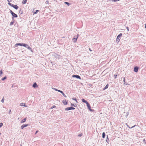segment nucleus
Here are the masks:
<instances>
[{"mask_svg":"<svg viewBox=\"0 0 146 146\" xmlns=\"http://www.w3.org/2000/svg\"><path fill=\"white\" fill-rule=\"evenodd\" d=\"M52 56L53 57H54L56 58H58V59H59L61 57L60 55H59L58 54L55 53H53L52 54Z\"/></svg>","mask_w":146,"mask_h":146,"instance_id":"1","label":"nucleus"},{"mask_svg":"<svg viewBox=\"0 0 146 146\" xmlns=\"http://www.w3.org/2000/svg\"><path fill=\"white\" fill-rule=\"evenodd\" d=\"M122 35V34L121 33H120L117 36L116 41L117 43L118 42H119V41L120 39V38H121V36Z\"/></svg>","mask_w":146,"mask_h":146,"instance_id":"2","label":"nucleus"},{"mask_svg":"<svg viewBox=\"0 0 146 146\" xmlns=\"http://www.w3.org/2000/svg\"><path fill=\"white\" fill-rule=\"evenodd\" d=\"M26 45V44L25 43H18L16 44L15 46V47H17L18 46H23L24 47Z\"/></svg>","mask_w":146,"mask_h":146,"instance_id":"3","label":"nucleus"},{"mask_svg":"<svg viewBox=\"0 0 146 146\" xmlns=\"http://www.w3.org/2000/svg\"><path fill=\"white\" fill-rule=\"evenodd\" d=\"M75 108L73 107H70L66 108L65 109V110L66 111H68L71 110H74Z\"/></svg>","mask_w":146,"mask_h":146,"instance_id":"4","label":"nucleus"},{"mask_svg":"<svg viewBox=\"0 0 146 146\" xmlns=\"http://www.w3.org/2000/svg\"><path fill=\"white\" fill-rule=\"evenodd\" d=\"M87 106L88 107V109L91 111H93V110L91 109V107L90 104L88 102L86 104Z\"/></svg>","mask_w":146,"mask_h":146,"instance_id":"5","label":"nucleus"},{"mask_svg":"<svg viewBox=\"0 0 146 146\" xmlns=\"http://www.w3.org/2000/svg\"><path fill=\"white\" fill-rule=\"evenodd\" d=\"M72 77L73 78H76L77 79H81L80 77L78 75H73L72 76Z\"/></svg>","mask_w":146,"mask_h":146,"instance_id":"6","label":"nucleus"},{"mask_svg":"<svg viewBox=\"0 0 146 146\" xmlns=\"http://www.w3.org/2000/svg\"><path fill=\"white\" fill-rule=\"evenodd\" d=\"M12 15L13 16V17H12V19L13 20L14 19V17L17 18L18 17L17 15L14 13Z\"/></svg>","mask_w":146,"mask_h":146,"instance_id":"7","label":"nucleus"},{"mask_svg":"<svg viewBox=\"0 0 146 146\" xmlns=\"http://www.w3.org/2000/svg\"><path fill=\"white\" fill-rule=\"evenodd\" d=\"M26 45L24 47L27 48L29 50H30L31 51H32V48L31 47L29 46L27 44H26Z\"/></svg>","mask_w":146,"mask_h":146,"instance_id":"8","label":"nucleus"},{"mask_svg":"<svg viewBox=\"0 0 146 146\" xmlns=\"http://www.w3.org/2000/svg\"><path fill=\"white\" fill-rule=\"evenodd\" d=\"M139 68L137 66L135 67L134 68V71L136 72H138Z\"/></svg>","mask_w":146,"mask_h":146,"instance_id":"9","label":"nucleus"},{"mask_svg":"<svg viewBox=\"0 0 146 146\" xmlns=\"http://www.w3.org/2000/svg\"><path fill=\"white\" fill-rule=\"evenodd\" d=\"M77 38L78 36H75L73 38L72 40L74 42H76Z\"/></svg>","mask_w":146,"mask_h":146,"instance_id":"10","label":"nucleus"},{"mask_svg":"<svg viewBox=\"0 0 146 146\" xmlns=\"http://www.w3.org/2000/svg\"><path fill=\"white\" fill-rule=\"evenodd\" d=\"M28 126V125L27 124L23 125L21 126V128L22 129H23L24 128L26 127L27 126Z\"/></svg>","mask_w":146,"mask_h":146,"instance_id":"11","label":"nucleus"},{"mask_svg":"<svg viewBox=\"0 0 146 146\" xmlns=\"http://www.w3.org/2000/svg\"><path fill=\"white\" fill-rule=\"evenodd\" d=\"M12 7L14 8V9H16L17 10L19 8L18 6L17 5H13Z\"/></svg>","mask_w":146,"mask_h":146,"instance_id":"12","label":"nucleus"},{"mask_svg":"<svg viewBox=\"0 0 146 146\" xmlns=\"http://www.w3.org/2000/svg\"><path fill=\"white\" fill-rule=\"evenodd\" d=\"M33 87L34 88H36L38 87L37 85L36 82H35L33 84Z\"/></svg>","mask_w":146,"mask_h":146,"instance_id":"13","label":"nucleus"},{"mask_svg":"<svg viewBox=\"0 0 146 146\" xmlns=\"http://www.w3.org/2000/svg\"><path fill=\"white\" fill-rule=\"evenodd\" d=\"M62 103L65 105H66L67 104V101L66 100H63L62 101Z\"/></svg>","mask_w":146,"mask_h":146,"instance_id":"14","label":"nucleus"},{"mask_svg":"<svg viewBox=\"0 0 146 146\" xmlns=\"http://www.w3.org/2000/svg\"><path fill=\"white\" fill-rule=\"evenodd\" d=\"M123 84L124 85H129L127 83H126L125 81V78H123Z\"/></svg>","mask_w":146,"mask_h":146,"instance_id":"15","label":"nucleus"},{"mask_svg":"<svg viewBox=\"0 0 146 146\" xmlns=\"http://www.w3.org/2000/svg\"><path fill=\"white\" fill-rule=\"evenodd\" d=\"M82 101L83 102L85 103H86V104L88 102L87 101H86V100H85V99H84L83 98H82Z\"/></svg>","mask_w":146,"mask_h":146,"instance_id":"16","label":"nucleus"},{"mask_svg":"<svg viewBox=\"0 0 146 146\" xmlns=\"http://www.w3.org/2000/svg\"><path fill=\"white\" fill-rule=\"evenodd\" d=\"M20 106H23L24 107H26L25 103H21L20 104Z\"/></svg>","mask_w":146,"mask_h":146,"instance_id":"17","label":"nucleus"},{"mask_svg":"<svg viewBox=\"0 0 146 146\" xmlns=\"http://www.w3.org/2000/svg\"><path fill=\"white\" fill-rule=\"evenodd\" d=\"M26 119H27V118L26 117L24 119L22 120V121H21V123H24L26 121Z\"/></svg>","mask_w":146,"mask_h":146,"instance_id":"18","label":"nucleus"},{"mask_svg":"<svg viewBox=\"0 0 146 146\" xmlns=\"http://www.w3.org/2000/svg\"><path fill=\"white\" fill-rule=\"evenodd\" d=\"M52 89H53L54 90H55L56 91H58V92H60V93H62V91H61V90H59L57 89H56V88H52Z\"/></svg>","mask_w":146,"mask_h":146,"instance_id":"19","label":"nucleus"},{"mask_svg":"<svg viewBox=\"0 0 146 146\" xmlns=\"http://www.w3.org/2000/svg\"><path fill=\"white\" fill-rule=\"evenodd\" d=\"M108 84H107L105 87L104 88L103 90H105L107 88H108Z\"/></svg>","mask_w":146,"mask_h":146,"instance_id":"20","label":"nucleus"},{"mask_svg":"<svg viewBox=\"0 0 146 146\" xmlns=\"http://www.w3.org/2000/svg\"><path fill=\"white\" fill-rule=\"evenodd\" d=\"M27 1V0H23V2H22V3L23 4H25L26 3Z\"/></svg>","mask_w":146,"mask_h":146,"instance_id":"21","label":"nucleus"},{"mask_svg":"<svg viewBox=\"0 0 146 146\" xmlns=\"http://www.w3.org/2000/svg\"><path fill=\"white\" fill-rule=\"evenodd\" d=\"M23 13V11L21 9H20V10H19V13L21 15V14H22Z\"/></svg>","mask_w":146,"mask_h":146,"instance_id":"22","label":"nucleus"},{"mask_svg":"<svg viewBox=\"0 0 146 146\" xmlns=\"http://www.w3.org/2000/svg\"><path fill=\"white\" fill-rule=\"evenodd\" d=\"M102 135V138H105V136H106V135H105V133L104 132L103 133Z\"/></svg>","mask_w":146,"mask_h":146,"instance_id":"23","label":"nucleus"},{"mask_svg":"<svg viewBox=\"0 0 146 146\" xmlns=\"http://www.w3.org/2000/svg\"><path fill=\"white\" fill-rule=\"evenodd\" d=\"M106 142L108 143V142L109 141V139L108 138V135H107V139H106Z\"/></svg>","mask_w":146,"mask_h":146,"instance_id":"24","label":"nucleus"},{"mask_svg":"<svg viewBox=\"0 0 146 146\" xmlns=\"http://www.w3.org/2000/svg\"><path fill=\"white\" fill-rule=\"evenodd\" d=\"M14 23V21H12L10 23V25H13Z\"/></svg>","mask_w":146,"mask_h":146,"instance_id":"25","label":"nucleus"},{"mask_svg":"<svg viewBox=\"0 0 146 146\" xmlns=\"http://www.w3.org/2000/svg\"><path fill=\"white\" fill-rule=\"evenodd\" d=\"M61 93L62 94V95L63 96L65 97V98H66V95L64 94L63 93V92L62 91V93Z\"/></svg>","mask_w":146,"mask_h":146,"instance_id":"26","label":"nucleus"},{"mask_svg":"<svg viewBox=\"0 0 146 146\" xmlns=\"http://www.w3.org/2000/svg\"><path fill=\"white\" fill-rule=\"evenodd\" d=\"M71 106H74V107H76L77 106L76 104H74L72 103L71 104Z\"/></svg>","mask_w":146,"mask_h":146,"instance_id":"27","label":"nucleus"},{"mask_svg":"<svg viewBox=\"0 0 146 146\" xmlns=\"http://www.w3.org/2000/svg\"><path fill=\"white\" fill-rule=\"evenodd\" d=\"M7 78V77L6 76H5L4 77L2 78L1 79V80L3 81L5 79H6Z\"/></svg>","mask_w":146,"mask_h":146,"instance_id":"28","label":"nucleus"},{"mask_svg":"<svg viewBox=\"0 0 146 146\" xmlns=\"http://www.w3.org/2000/svg\"><path fill=\"white\" fill-rule=\"evenodd\" d=\"M114 78L115 79H116L117 78V73H116L114 75Z\"/></svg>","mask_w":146,"mask_h":146,"instance_id":"29","label":"nucleus"},{"mask_svg":"<svg viewBox=\"0 0 146 146\" xmlns=\"http://www.w3.org/2000/svg\"><path fill=\"white\" fill-rule=\"evenodd\" d=\"M38 11H39V10H36V11L34 12L33 13L34 14H36Z\"/></svg>","mask_w":146,"mask_h":146,"instance_id":"30","label":"nucleus"},{"mask_svg":"<svg viewBox=\"0 0 146 146\" xmlns=\"http://www.w3.org/2000/svg\"><path fill=\"white\" fill-rule=\"evenodd\" d=\"M3 72L2 71V70H1L0 71V76H1V75L3 74Z\"/></svg>","mask_w":146,"mask_h":146,"instance_id":"31","label":"nucleus"},{"mask_svg":"<svg viewBox=\"0 0 146 146\" xmlns=\"http://www.w3.org/2000/svg\"><path fill=\"white\" fill-rule=\"evenodd\" d=\"M8 4L10 6H11L12 7L13 5V4H12L11 3H8Z\"/></svg>","mask_w":146,"mask_h":146,"instance_id":"32","label":"nucleus"},{"mask_svg":"<svg viewBox=\"0 0 146 146\" xmlns=\"http://www.w3.org/2000/svg\"><path fill=\"white\" fill-rule=\"evenodd\" d=\"M8 4L10 6H11L12 7L13 5V4H12L11 3H8Z\"/></svg>","mask_w":146,"mask_h":146,"instance_id":"33","label":"nucleus"},{"mask_svg":"<svg viewBox=\"0 0 146 146\" xmlns=\"http://www.w3.org/2000/svg\"><path fill=\"white\" fill-rule=\"evenodd\" d=\"M72 99L73 100H75L76 102H77V100H76V98H72Z\"/></svg>","mask_w":146,"mask_h":146,"instance_id":"34","label":"nucleus"},{"mask_svg":"<svg viewBox=\"0 0 146 146\" xmlns=\"http://www.w3.org/2000/svg\"><path fill=\"white\" fill-rule=\"evenodd\" d=\"M143 143H145V144H146V142H145V139H143Z\"/></svg>","mask_w":146,"mask_h":146,"instance_id":"35","label":"nucleus"},{"mask_svg":"<svg viewBox=\"0 0 146 146\" xmlns=\"http://www.w3.org/2000/svg\"><path fill=\"white\" fill-rule=\"evenodd\" d=\"M1 102L2 103H3L4 102V97L3 98V99L1 100Z\"/></svg>","mask_w":146,"mask_h":146,"instance_id":"36","label":"nucleus"},{"mask_svg":"<svg viewBox=\"0 0 146 146\" xmlns=\"http://www.w3.org/2000/svg\"><path fill=\"white\" fill-rule=\"evenodd\" d=\"M3 125V123H0V128Z\"/></svg>","mask_w":146,"mask_h":146,"instance_id":"37","label":"nucleus"},{"mask_svg":"<svg viewBox=\"0 0 146 146\" xmlns=\"http://www.w3.org/2000/svg\"><path fill=\"white\" fill-rule=\"evenodd\" d=\"M135 126H136V125H135L134 126H132V127H129V128H133V127H135Z\"/></svg>","mask_w":146,"mask_h":146,"instance_id":"38","label":"nucleus"},{"mask_svg":"<svg viewBox=\"0 0 146 146\" xmlns=\"http://www.w3.org/2000/svg\"><path fill=\"white\" fill-rule=\"evenodd\" d=\"M83 134L82 133L78 135V136L79 137H81L82 136Z\"/></svg>","mask_w":146,"mask_h":146,"instance_id":"39","label":"nucleus"},{"mask_svg":"<svg viewBox=\"0 0 146 146\" xmlns=\"http://www.w3.org/2000/svg\"><path fill=\"white\" fill-rule=\"evenodd\" d=\"M10 12L11 13V15H12L13 13H14V12H13L11 10L10 11Z\"/></svg>","mask_w":146,"mask_h":146,"instance_id":"40","label":"nucleus"},{"mask_svg":"<svg viewBox=\"0 0 146 146\" xmlns=\"http://www.w3.org/2000/svg\"><path fill=\"white\" fill-rule=\"evenodd\" d=\"M126 113V117H127L128 115L129 114V113L128 112H127Z\"/></svg>","mask_w":146,"mask_h":146,"instance_id":"41","label":"nucleus"},{"mask_svg":"<svg viewBox=\"0 0 146 146\" xmlns=\"http://www.w3.org/2000/svg\"><path fill=\"white\" fill-rule=\"evenodd\" d=\"M55 107H56V106L54 105L51 107V108L53 109V108H55Z\"/></svg>","mask_w":146,"mask_h":146,"instance_id":"42","label":"nucleus"},{"mask_svg":"<svg viewBox=\"0 0 146 146\" xmlns=\"http://www.w3.org/2000/svg\"><path fill=\"white\" fill-rule=\"evenodd\" d=\"M65 3H66L67 5H69L70 4L69 3H68V2H65Z\"/></svg>","mask_w":146,"mask_h":146,"instance_id":"43","label":"nucleus"},{"mask_svg":"<svg viewBox=\"0 0 146 146\" xmlns=\"http://www.w3.org/2000/svg\"><path fill=\"white\" fill-rule=\"evenodd\" d=\"M49 1H46V3L47 4L48 3Z\"/></svg>","mask_w":146,"mask_h":146,"instance_id":"44","label":"nucleus"},{"mask_svg":"<svg viewBox=\"0 0 146 146\" xmlns=\"http://www.w3.org/2000/svg\"><path fill=\"white\" fill-rule=\"evenodd\" d=\"M7 1L9 3L10 2H11V0H7Z\"/></svg>","mask_w":146,"mask_h":146,"instance_id":"45","label":"nucleus"},{"mask_svg":"<svg viewBox=\"0 0 146 146\" xmlns=\"http://www.w3.org/2000/svg\"><path fill=\"white\" fill-rule=\"evenodd\" d=\"M11 110H9V114H11Z\"/></svg>","mask_w":146,"mask_h":146,"instance_id":"46","label":"nucleus"},{"mask_svg":"<svg viewBox=\"0 0 146 146\" xmlns=\"http://www.w3.org/2000/svg\"><path fill=\"white\" fill-rule=\"evenodd\" d=\"M126 29H127V31H128L129 30V28H128V27H127Z\"/></svg>","mask_w":146,"mask_h":146,"instance_id":"47","label":"nucleus"},{"mask_svg":"<svg viewBox=\"0 0 146 146\" xmlns=\"http://www.w3.org/2000/svg\"><path fill=\"white\" fill-rule=\"evenodd\" d=\"M89 50L90 51H92V50H91V49L90 48H89Z\"/></svg>","mask_w":146,"mask_h":146,"instance_id":"48","label":"nucleus"},{"mask_svg":"<svg viewBox=\"0 0 146 146\" xmlns=\"http://www.w3.org/2000/svg\"><path fill=\"white\" fill-rule=\"evenodd\" d=\"M145 28H146V23L145 24Z\"/></svg>","mask_w":146,"mask_h":146,"instance_id":"49","label":"nucleus"},{"mask_svg":"<svg viewBox=\"0 0 146 146\" xmlns=\"http://www.w3.org/2000/svg\"><path fill=\"white\" fill-rule=\"evenodd\" d=\"M38 131H36L35 133V134H36L37 133H38Z\"/></svg>","mask_w":146,"mask_h":146,"instance_id":"50","label":"nucleus"},{"mask_svg":"<svg viewBox=\"0 0 146 146\" xmlns=\"http://www.w3.org/2000/svg\"><path fill=\"white\" fill-rule=\"evenodd\" d=\"M79 36V35L78 34L77 35V36H78V37Z\"/></svg>","mask_w":146,"mask_h":146,"instance_id":"51","label":"nucleus"},{"mask_svg":"<svg viewBox=\"0 0 146 146\" xmlns=\"http://www.w3.org/2000/svg\"><path fill=\"white\" fill-rule=\"evenodd\" d=\"M127 127H129V125H127Z\"/></svg>","mask_w":146,"mask_h":146,"instance_id":"52","label":"nucleus"}]
</instances>
